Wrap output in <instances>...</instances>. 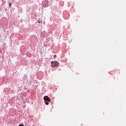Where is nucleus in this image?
Returning <instances> with one entry per match:
<instances>
[{
    "label": "nucleus",
    "instance_id": "1",
    "mask_svg": "<svg viewBox=\"0 0 126 126\" xmlns=\"http://www.w3.org/2000/svg\"><path fill=\"white\" fill-rule=\"evenodd\" d=\"M44 101H48V102H51V98H49V96L45 95L44 98Z\"/></svg>",
    "mask_w": 126,
    "mask_h": 126
},
{
    "label": "nucleus",
    "instance_id": "2",
    "mask_svg": "<svg viewBox=\"0 0 126 126\" xmlns=\"http://www.w3.org/2000/svg\"><path fill=\"white\" fill-rule=\"evenodd\" d=\"M51 63L52 64H54V66H59V62L55 61V62H51Z\"/></svg>",
    "mask_w": 126,
    "mask_h": 126
},
{
    "label": "nucleus",
    "instance_id": "3",
    "mask_svg": "<svg viewBox=\"0 0 126 126\" xmlns=\"http://www.w3.org/2000/svg\"><path fill=\"white\" fill-rule=\"evenodd\" d=\"M45 104L46 105H49V102L48 101H46L45 102Z\"/></svg>",
    "mask_w": 126,
    "mask_h": 126
},
{
    "label": "nucleus",
    "instance_id": "4",
    "mask_svg": "<svg viewBox=\"0 0 126 126\" xmlns=\"http://www.w3.org/2000/svg\"><path fill=\"white\" fill-rule=\"evenodd\" d=\"M9 5L10 7H11V3H9Z\"/></svg>",
    "mask_w": 126,
    "mask_h": 126
},
{
    "label": "nucleus",
    "instance_id": "5",
    "mask_svg": "<svg viewBox=\"0 0 126 126\" xmlns=\"http://www.w3.org/2000/svg\"><path fill=\"white\" fill-rule=\"evenodd\" d=\"M56 58H57V55H55L54 56V59H56Z\"/></svg>",
    "mask_w": 126,
    "mask_h": 126
},
{
    "label": "nucleus",
    "instance_id": "6",
    "mask_svg": "<svg viewBox=\"0 0 126 126\" xmlns=\"http://www.w3.org/2000/svg\"><path fill=\"white\" fill-rule=\"evenodd\" d=\"M19 126H24L23 125H19Z\"/></svg>",
    "mask_w": 126,
    "mask_h": 126
},
{
    "label": "nucleus",
    "instance_id": "7",
    "mask_svg": "<svg viewBox=\"0 0 126 126\" xmlns=\"http://www.w3.org/2000/svg\"><path fill=\"white\" fill-rule=\"evenodd\" d=\"M51 66H53V64L51 65Z\"/></svg>",
    "mask_w": 126,
    "mask_h": 126
},
{
    "label": "nucleus",
    "instance_id": "8",
    "mask_svg": "<svg viewBox=\"0 0 126 126\" xmlns=\"http://www.w3.org/2000/svg\"><path fill=\"white\" fill-rule=\"evenodd\" d=\"M33 126H35V125H33Z\"/></svg>",
    "mask_w": 126,
    "mask_h": 126
}]
</instances>
